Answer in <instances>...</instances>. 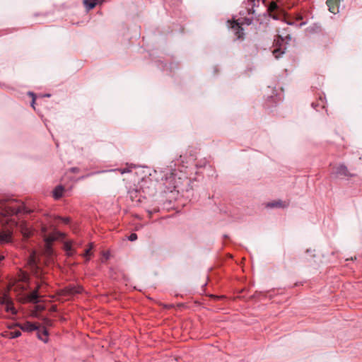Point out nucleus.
Masks as SVG:
<instances>
[{
	"label": "nucleus",
	"instance_id": "1",
	"mask_svg": "<svg viewBox=\"0 0 362 362\" xmlns=\"http://www.w3.org/2000/svg\"><path fill=\"white\" fill-rule=\"evenodd\" d=\"M12 226L18 228L23 235L25 238L30 237L33 233L30 226L27 223L21 221L18 224L13 221L8 228L5 229L0 228V243H6L11 241Z\"/></svg>",
	"mask_w": 362,
	"mask_h": 362
},
{
	"label": "nucleus",
	"instance_id": "2",
	"mask_svg": "<svg viewBox=\"0 0 362 362\" xmlns=\"http://www.w3.org/2000/svg\"><path fill=\"white\" fill-rule=\"evenodd\" d=\"M21 211V206L13 201H0V214L4 216H9L18 214Z\"/></svg>",
	"mask_w": 362,
	"mask_h": 362
},
{
	"label": "nucleus",
	"instance_id": "3",
	"mask_svg": "<svg viewBox=\"0 0 362 362\" xmlns=\"http://www.w3.org/2000/svg\"><path fill=\"white\" fill-rule=\"evenodd\" d=\"M0 304L5 305V310L7 313L14 315L18 311L13 305L12 300L6 294L0 296Z\"/></svg>",
	"mask_w": 362,
	"mask_h": 362
},
{
	"label": "nucleus",
	"instance_id": "4",
	"mask_svg": "<svg viewBox=\"0 0 362 362\" xmlns=\"http://www.w3.org/2000/svg\"><path fill=\"white\" fill-rule=\"evenodd\" d=\"M82 291L83 288L80 286L70 285L61 290L60 293L62 296H71L76 293H81Z\"/></svg>",
	"mask_w": 362,
	"mask_h": 362
},
{
	"label": "nucleus",
	"instance_id": "5",
	"mask_svg": "<svg viewBox=\"0 0 362 362\" xmlns=\"http://www.w3.org/2000/svg\"><path fill=\"white\" fill-rule=\"evenodd\" d=\"M16 326L19 327L23 332H33L38 329V327L30 322H26L23 324H16Z\"/></svg>",
	"mask_w": 362,
	"mask_h": 362
},
{
	"label": "nucleus",
	"instance_id": "6",
	"mask_svg": "<svg viewBox=\"0 0 362 362\" xmlns=\"http://www.w3.org/2000/svg\"><path fill=\"white\" fill-rule=\"evenodd\" d=\"M40 285H38L37 288L28 295V300L29 302L36 303L38 302L39 295L38 292L40 288Z\"/></svg>",
	"mask_w": 362,
	"mask_h": 362
},
{
	"label": "nucleus",
	"instance_id": "7",
	"mask_svg": "<svg viewBox=\"0 0 362 362\" xmlns=\"http://www.w3.org/2000/svg\"><path fill=\"white\" fill-rule=\"evenodd\" d=\"M339 0H327V5L329 8V11L335 14L339 11Z\"/></svg>",
	"mask_w": 362,
	"mask_h": 362
},
{
	"label": "nucleus",
	"instance_id": "8",
	"mask_svg": "<svg viewBox=\"0 0 362 362\" xmlns=\"http://www.w3.org/2000/svg\"><path fill=\"white\" fill-rule=\"evenodd\" d=\"M336 174L337 176H350L351 175L349 173L348 168L346 165L341 164L336 168Z\"/></svg>",
	"mask_w": 362,
	"mask_h": 362
},
{
	"label": "nucleus",
	"instance_id": "9",
	"mask_svg": "<svg viewBox=\"0 0 362 362\" xmlns=\"http://www.w3.org/2000/svg\"><path fill=\"white\" fill-rule=\"evenodd\" d=\"M57 239V234H52L45 238V241L47 247V252L49 254H51L52 249H51V244L52 242H54L55 240Z\"/></svg>",
	"mask_w": 362,
	"mask_h": 362
},
{
	"label": "nucleus",
	"instance_id": "10",
	"mask_svg": "<svg viewBox=\"0 0 362 362\" xmlns=\"http://www.w3.org/2000/svg\"><path fill=\"white\" fill-rule=\"evenodd\" d=\"M288 203H286L285 202H282L281 200H279V201L268 203L267 204V206L270 207V208H274V207L285 208V207L288 206Z\"/></svg>",
	"mask_w": 362,
	"mask_h": 362
},
{
	"label": "nucleus",
	"instance_id": "11",
	"mask_svg": "<svg viewBox=\"0 0 362 362\" xmlns=\"http://www.w3.org/2000/svg\"><path fill=\"white\" fill-rule=\"evenodd\" d=\"M101 2L102 0H83V4L87 10L93 8L98 4Z\"/></svg>",
	"mask_w": 362,
	"mask_h": 362
},
{
	"label": "nucleus",
	"instance_id": "12",
	"mask_svg": "<svg viewBox=\"0 0 362 362\" xmlns=\"http://www.w3.org/2000/svg\"><path fill=\"white\" fill-rule=\"evenodd\" d=\"M261 0H247V10L249 13H254L255 7L259 6Z\"/></svg>",
	"mask_w": 362,
	"mask_h": 362
},
{
	"label": "nucleus",
	"instance_id": "13",
	"mask_svg": "<svg viewBox=\"0 0 362 362\" xmlns=\"http://www.w3.org/2000/svg\"><path fill=\"white\" fill-rule=\"evenodd\" d=\"M232 28L235 30L238 38H240L243 36V28L239 25V23L234 22L232 25Z\"/></svg>",
	"mask_w": 362,
	"mask_h": 362
},
{
	"label": "nucleus",
	"instance_id": "14",
	"mask_svg": "<svg viewBox=\"0 0 362 362\" xmlns=\"http://www.w3.org/2000/svg\"><path fill=\"white\" fill-rule=\"evenodd\" d=\"M64 187L62 185H58L53 190V197L55 199H59L63 195Z\"/></svg>",
	"mask_w": 362,
	"mask_h": 362
},
{
	"label": "nucleus",
	"instance_id": "15",
	"mask_svg": "<svg viewBox=\"0 0 362 362\" xmlns=\"http://www.w3.org/2000/svg\"><path fill=\"white\" fill-rule=\"evenodd\" d=\"M37 337L38 338L43 341L45 343L48 341V331L47 329H43L42 331L39 330L37 332Z\"/></svg>",
	"mask_w": 362,
	"mask_h": 362
},
{
	"label": "nucleus",
	"instance_id": "16",
	"mask_svg": "<svg viewBox=\"0 0 362 362\" xmlns=\"http://www.w3.org/2000/svg\"><path fill=\"white\" fill-rule=\"evenodd\" d=\"M64 249L65 250L68 256H72L75 254V251L72 249V245L71 242H65L64 245Z\"/></svg>",
	"mask_w": 362,
	"mask_h": 362
},
{
	"label": "nucleus",
	"instance_id": "17",
	"mask_svg": "<svg viewBox=\"0 0 362 362\" xmlns=\"http://www.w3.org/2000/svg\"><path fill=\"white\" fill-rule=\"evenodd\" d=\"M21 335V332L19 330H16L13 332H6L5 334V337L9 339H15L19 337Z\"/></svg>",
	"mask_w": 362,
	"mask_h": 362
},
{
	"label": "nucleus",
	"instance_id": "18",
	"mask_svg": "<svg viewBox=\"0 0 362 362\" xmlns=\"http://www.w3.org/2000/svg\"><path fill=\"white\" fill-rule=\"evenodd\" d=\"M284 53V51L281 49V48H275L273 50V54L275 58L278 59Z\"/></svg>",
	"mask_w": 362,
	"mask_h": 362
},
{
	"label": "nucleus",
	"instance_id": "19",
	"mask_svg": "<svg viewBox=\"0 0 362 362\" xmlns=\"http://www.w3.org/2000/svg\"><path fill=\"white\" fill-rule=\"evenodd\" d=\"M93 243L89 244V247L85 250V252L83 254V256L86 257V261L89 260V256L90 255V250L93 248Z\"/></svg>",
	"mask_w": 362,
	"mask_h": 362
},
{
	"label": "nucleus",
	"instance_id": "20",
	"mask_svg": "<svg viewBox=\"0 0 362 362\" xmlns=\"http://www.w3.org/2000/svg\"><path fill=\"white\" fill-rule=\"evenodd\" d=\"M277 8H278V5L276 4V3L273 1L270 4L268 10L269 11L272 12V11L277 10Z\"/></svg>",
	"mask_w": 362,
	"mask_h": 362
},
{
	"label": "nucleus",
	"instance_id": "21",
	"mask_svg": "<svg viewBox=\"0 0 362 362\" xmlns=\"http://www.w3.org/2000/svg\"><path fill=\"white\" fill-rule=\"evenodd\" d=\"M44 324L45 326L47 327H52V325H53V322L52 320L50 319H48V318H45L44 319Z\"/></svg>",
	"mask_w": 362,
	"mask_h": 362
},
{
	"label": "nucleus",
	"instance_id": "22",
	"mask_svg": "<svg viewBox=\"0 0 362 362\" xmlns=\"http://www.w3.org/2000/svg\"><path fill=\"white\" fill-rule=\"evenodd\" d=\"M128 239L130 241H134L137 239V235L134 233H131L130 235L128 237Z\"/></svg>",
	"mask_w": 362,
	"mask_h": 362
},
{
	"label": "nucleus",
	"instance_id": "23",
	"mask_svg": "<svg viewBox=\"0 0 362 362\" xmlns=\"http://www.w3.org/2000/svg\"><path fill=\"white\" fill-rule=\"evenodd\" d=\"M29 94L33 97V100H32L31 105L34 107L35 100V95L33 93H29Z\"/></svg>",
	"mask_w": 362,
	"mask_h": 362
},
{
	"label": "nucleus",
	"instance_id": "24",
	"mask_svg": "<svg viewBox=\"0 0 362 362\" xmlns=\"http://www.w3.org/2000/svg\"><path fill=\"white\" fill-rule=\"evenodd\" d=\"M62 220L64 223H69L70 222V218L68 217L62 218Z\"/></svg>",
	"mask_w": 362,
	"mask_h": 362
},
{
	"label": "nucleus",
	"instance_id": "25",
	"mask_svg": "<svg viewBox=\"0 0 362 362\" xmlns=\"http://www.w3.org/2000/svg\"><path fill=\"white\" fill-rule=\"evenodd\" d=\"M279 40H281V41H284L283 38L281 37V36H278V39L277 40H274V41L276 42V43H279Z\"/></svg>",
	"mask_w": 362,
	"mask_h": 362
},
{
	"label": "nucleus",
	"instance_id": "26",
	"mask_svg": "<svg viewBox=\"0 0 362 362\" xmlns=\"http://www.w3.org/2000/svg\"><path fill=\"white\" fill-rule=\"evenodd\" d=\"M303 17L301 15H298L297 20H302Z\"/></svg>",
	"mask_w": 362,
	"mask_h": 362
},
{
	"label": "nucleus",
	"instance_id": "27",
	"mask_svg": "<svg viewBox=\"0 0 362 362\" xmlns=\"http://www.w3.org/2000/svg\"><path fill=\"white\" fill-rule=\"evenodd\" d=\"M4 259V256L0 255V262Z\"/></svg>",
	"mask_w": 362,
	"mask_h": 362
},
{
	"label": "nucleus",
	"instance_id": "28",
	"mask_svg": "<svg viewBox=\"0 0 362 362\" xmlns=\"http://www.w3.org/2000/svg\"><path fill=\"white\" fill-rule=\"evenodd\" d=\"M304 24H305V23H301L300 24V25L301 26V25H304Z\"/></svg>",
	"mask_w": 362,
	"mask_h": 362
},
{
	"label": "nucleus",
	"instance_id": "29",
	"mask_svg": "<svg viewBox=\"0 0 362 362\" xmlns=\"http://www.w3.org/2000/svg\"><path fill=\"white\" fill-rule=\"evenodd\" d=\"M288 25H292L293 23H292L288 22Z\"/></svg>",
	"mask_w": 362,
	"mask_h": 362
},
{
	"label": "nucleus",
	"instance_id": "30",
	"mask_svg": "<svg viewBox=\"0 0 362 362\" xmlns=\"http://www.w3.org/2000/svg\"><path fill=\"white\" fill-rule=\"evenodd\" d=\"M46 96L49 97L50 95L49 94H46Z\"/></svg>",
	"mask_w": 362,
	"mask_h": 362
}]
</instances>
